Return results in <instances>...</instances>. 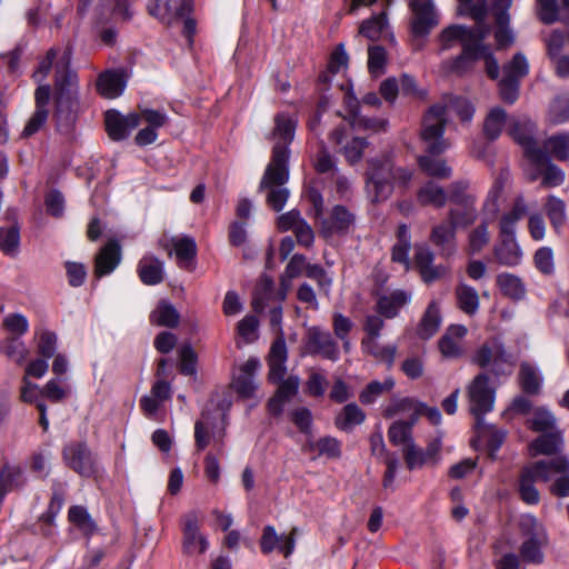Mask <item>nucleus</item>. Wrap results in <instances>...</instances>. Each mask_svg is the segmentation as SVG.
<instances>
[{"label": "nucleus", "instance_id": "19", "mask_svg": "<svg viewBox=\"0 0 569 569\" xmlns=\"http://www.w3.org/2000/svg\"><path fill=\"white\" fill-rule=\"evenodd\" d=\"M287 291L288 288L282 287V289L277 292L272 279L266 276L262 277L253 292L251 302L253 310L261 313L267 307L274 305L277 301L282 302L286 299Z\"/></svg>", "mask_w": 569, "mask_h": 569}, {"label": "nucleus", "instance_id": "24", "mask_svg": "<svg viewBox=\"0 0 569 569\" xmlns=\"http://www.w3.org/2000/svg\"><path fill=\"white\" fill-rule=\"evenodd\" d=\"M288 350L284 341V337H277L272 342L269 356V380L273 383L280 382L287 373Z\"/></svg>", "mask_w": 569, "mask_h": 569}, {"label": "nucleus", "instance_id": "33", "mask_svg": "<svg viewBox=\"0 0 569 569\" xmlns=\"http://www.w3.org/2000/svg\"><path fill=\"white\" fill-rule=\"evenodd\" d=\"M171 250L174 253L179 267L189 269L197 254V244L193 238L188 236L173 237L170 240Z\"/></svg>", "mask_w": 569, "mask_h": 569}, {"label": "nucleus", "instance_id": "2", "mask_svg": "<svg viewBox=\"0 0 569 569\" xmlns=\"http://www.w3.org/2000/svg\"><path fill=\"white\" fill-rule=\"evenodd\" d=\"M296 119L287 113L274 117V129L270 136L273 141L272 157L263 173V183L269 181H288L289 144L295 138Z\"/></svg>", "mask_w": 569, "mask_h": 569}, {"label": "nucleus", "instance_id": "8", "mask_svg": "<svg viewBox=\"0 0 569 569\" xmlns=\"http://www.w3.org/2000/svg\"><path fill=\"white\" fill-rule=\"evenodd\" d=\"M485 18L482 17L480 20L475 19L477 23L473 28L459 24L445 28L438 37L440 50H448L457 43H461L463 48L465 43L483 41L491 31L490 27L483 22Z\"/></svg>", "mask_w": 569, "mask_h": 569}, {"label": "nucleus", "instance_id": "41", "mask_svg": "<svg viewBox=\"0 0 569 569\" xmlns=\"http://www.w3.org/2000/svg\"><path fill=\"white\" fill-rule=\"evenodd\" d=\"M26 479L21 467L3 465L0 470V503L9 491L22 487Z\"/></svg>", "mask_w": 569, "mask_h": 569}, {"label": "nucleus", "instance_id": "13", "mask_svg": "<svg viewBox=\"0 0 569 569\" xmlns=\"http://www.w3.org/2000/svg\"><path fill=\"white\" fill-rule=\"evenodd\" d=\"M411 31L416 37L427 36L438 26L439 17L433 0H410Z\"/></svg>", "mask_w": 569, "mask_h": 569}, {"label": "nucleus", "instance_id": "20", "mask_svg": "<svg viewBox=\"0 0 569 569\" xmlns=\"http://www.w3.org/2000/svg\"><path fill=\"white\" fill-rule=\"evenodd\" d=\"M330 138L335 143L342 146L341 152L350 164L359 162L363 150L368 147V142L363 138L353 137L348 140V129L345 126L336 128Z\"/></svg>", "mask_w": 569, "mask_h": 569}, {"label": "nucleus", "instance_id": "39", "mask_svg": "<svg viewBox=\"0 0 569 569\" xmlns=\"http://www.w3.org/2000/svg\"><path fill=\"white\" fill-rule=\"evenodd\" d=\"M455 296L458 308L468 316H473L480 307V298L478 291L465 283L459 282L455 289Z\"/></svg>", "mask_w": 569, "mask_h": 569}, {"label": "nucleus", "instance_id": "7", "mask_svg": "<svg viewBox=\"0 0 569 569\" xmlns=\"http://www.w3.org/2000/svg\"><path fill=\"white\" fill-rule=\"evenodd\" d=\"M192 0H152L148 6L150 14L159 18L163 22L172 23L183 19V32L190 39L196 31V23L188 18L191 11Z\"/></svg>", "mask_w": 569, "mask_h": 569}, {"label": "nucleus", "instance_id": "60", "mask_svg": "<svg viewBox=\"0 0 569 569\" xmlns=\"http://www.w3.org/2000/svg\"><path fill=\"white\" fill-rule=\"evenodd\" d=\"M68 518L84 535H91L96 530L94 521L87 509L81 506H72L68 511Z\"/></svg>", "mask_w": 569, "mask_h": 569}, {"label": "nucleus", "instance_id": "31", "mask_svg": "<svg viewBox=\"0 0 569 569\" xmlns=\"http://www.w3.org/2000/svg\"><path fill=\"white\" fill-rule=\"evenodd\" d=\"M71 49L67 47L56 62V89L63 94L77 86V74L69 69Z\"/></svg>", "mask_w": 569, "mask_h": 569}, {"label": "nucleus", "instance_id": "62", "mask_svg": "<svg viewBox=\"0 0 569 569\" xmlns=\"http://www.w3.org/2000/svg\"><path fill=\"white\" fill-rule=\"evenodd\" d=\"M308 448L316 450L319 456H326L330 459H336L341 456L340 442L332 437H323L317 441H311L308 443Z\"/></svg>", "mask_w": 569, "mask_h": 569}, {"label": "nucleus", "instance_id": "57", "mask_svg": "<svg viewBox=\"0 0 569 569\" xmlns=\"http://www.w3.org/2000/svg\"><path fill=\"white\" fill-rule=\"evenodd\" d=\"M548 120L553 124L569 122V93L556 97L550 103Z\"/></svg>", "mask_w": 569, "mask_h": 569}, {"label": "nucleus", "instance_id": "43", "mask_svg": "<svg viewBox=\"0 0 569 569\" xmlns=\"http://www.w3.org/2000/svg\"><path fill=\"white\" fill-rule=\"evenodd\" d=\"M550 540H522L519 547V555L525 563L542 565L545 562V549Z\"/></svg>", "mask_w": 569, "mask_h": 569}, {"label": "nucleus", "instance_id": "11", "mask_svg": "<svg viewBox=\"0 0 569 569\" xmlns=\"http://www.w3.org/2000/svg\"><path fill=\"white\" fill-rule=\"evenodd\" d=\"M302 353L336 362L339 359V346L329 331L311 326L306 329Z\"/></svg>", "mask_w": 569, "mask_h": 569}, {"label": "nucleus", "instance_id": "12", "mask_svg": "<svg viewBox=\"0 0 569 569\" xmlns=\"http://www.w3.org/2000/svg\"><path fill=\"white\" fill-rule=\"evenodd\" d=\"M66 465L82 477H90L96 472V458L84 442H71L62 452Z\"/></svg>", "mask_w": 569, "mask_h": 569}, {"label": "nucleus", "instance_id": "28", "mask_svg": "<svg viewBox=\"0 0 569 569\" xmlns=\"http://www.w3.org/2000/svg\"><path fill=\"white\" fill-rule=\"evenodd\" d=\"M127 86V74L123 70H109L101 73L97 80L99 93L107 99L121 96Z\"/></svg>", "mask_w": 569, "mask_h": 569}, {"label": "nucleus", "instance_id": "25", "mask_svg": "<svg viewBox=\"0 0 569 569\" xmlns=\"http://www.w3.org/2000/svg\"><path fill=\"white\" fill-rule=\"evenodd\" d=\"M412 293L406 290L397 289L381 295L376 303L377 312L387 319L397 317L400 310L410 303Z\"/></svg>", "mask_w": 569, "mask_h": 569}, {"label": "nucleus", "instance_id": "15", "mask_svg": "<svg viewBox=\"0 0 569 569\" xmlns=\"http://www.w3.org/2000/svg\"><path fill=\"white\" fill-rule=\"evenodd\" d=\"M51 89L49 86H39L34 92L36 110L27 121L21 136L29 138L36 134L47 122L49 116Z\"/></svg>", "mask_w": 569, "mask_h": 569}, {"label": "nucleus", "instance_id": "35", "mask_svg": "<svg viewBox=\"0 0 569 569\" xmlns=\"http://www.w3.org/2000/svg\"><path fill=\"white\" fill-rule=\"evenodd\" d=\"M207 538L199 532L196 518H188L183 527V549L189 555L203 553L208 549Z\"/></svg>", "mask_w": 569, "mask_h": 569}, {"label": "nucleus", "instance_id": "16", "mask_svg": "<svg viewBox=\"0 0 569 569\" xmlns=\"http://www.w3.org/2000/svg\"><path fill=\"white\" fill-rule=\"evenodd\" d=\"M545 463L548 465L547 473L549 481L552 475H559L549 485L550 493L559 498L569 497V457L567 455H559L553 459L545 460Z\"/></svg>", "mask_w": 569, "mask_h": 569}, {"label": "nucleus", "instance_id": "23", "mask_svg": "<svg viewBox=\"0 0 569 569\" xmlns=\"http://www.w3.org/2000/svg\"><path fill=\"white\" fill-rule=\"evenodd\" d=\"M511 6V0H495L493 16L497 24L495 38L498 49H503L512 44L515 36L509 29V14L508 9Z\"/></svg>", "mask_w": 569, "mask_h": 569}, {"label": "nucleus", "instance_id": "38", "mask_svg": "<svg viewBox=\"0 0 569 569\" xmlns=\"http://www.w3.org/2000/svg\"><path fill=\"white\" fill-rule=\"evenodd\" d=\"M359 33L372 41L381 38H389L393 41V36L390 32L386 12H381L378 16L365 20L360 24Z\"/></svg>", "mask_w": 569, "mask_h": 569}, {"label": "nucleus", "instance_id": "58", "mask_svg": "<svg viewBox=\"0 0 569 569\" xmlns=\"http://www.w3.org/2000/svg\"><path fill=\"white\" fill-rule=\"evenodd\" d=\"M395 387V380L392 378H386L383 381H371L359 395V399L362 403H372L382 396L389 392Z\"/></svg>", "mask_w": 569, "mask_h": 569}, {"label": "nucleus", "instance_id": "51", "mask_svg": "<svg viewBox=\"0 0 569 569\" xmlns=\"http://www.w3.org/2000/svg\"><path fill=\"white\" fill-rule=\"evenodd\" d=\"M496 259L505 266H517L521 260V250L515 238H502L495 248Z\"/></svg>", "mask_w": 569, "mask_h": 569}, {"label": "nucleus", "instance_id": "14", "mask_svg": "<svg viewBox=\"0 0 569 569\" xmlns=\"http://www.w3.org/2000/svg\"><path fill=\"white\" fill-rule=\"evenodd\" d=\"M260 367V360L251 357L233 370L232 387L241 397L250 398L254 396L258 388L254 376Z\"/></svg>", "mask_w": 569, "mask_h": 569}, {"label": "nucleus", "instance_id": "22", "mask_svg": "<svg viewBox=\"0 0 569 569\" xmlns=\"http://www.w3.org/2000/svg\"><path fill=\"white\" fill-rule=\"evenodd\" d=\"M139 124L140 117L138 113L123 116L113 110L106 113V129L112 140H122L127 138Z\"/></svg>", "mask_w": 569, "mask_h": 569}, {"label": "nucleus", "instance_id": "30", "mask_svg": "<svg viewBox=\"0 0 569 569\" xmlns=\"http://www.w3.org/2000/svg\"><path fill=\"white\" fill-rule=\"evenodd\" d=\"M419 408L422 402L413 398H395L383 409L386 418L403 417L406 420L417 422Z\"/></svg>", "mask_w": 569, "mask_h": 569}, {"label": "nucleus", "instance_id": "3", "mask_svg": "<svg viewBox=\"0 0 569 569\" xmlns=\"http://www.w3.org/2000/svg\"><path fill=\"white\" fill-rule=\"evenodd\" d=\"M411 179L407 169H393L389 159L371 160L367 174L366 189L372 201L386 200L392 192L393 181L406 186Z\"/></svg>", "mask_w": 569, "mask_h": 569}, {"label": "nucleus", "instance_id": "10", "mask_svg": "<svg viewBox=\"0 0 569 569\" xmlns=\"http://www.w3.org/2000/svg\"><path fill=\"white\" fill-rule=\"evenodd\" d=\"M548 465L538 460L525 466L520 472L518 491L521 500L529 506H536L540 501V492L535 486L537 481L549 482Z\"/></svg>", "mask_w": 569, "mask_h": 569}, {"label": "nucleus", "instance_id": "40", "mask_svg": "<svg viewBox=\"0 0 569 569\" xmlns=\"http://www.w3.org/2000/svg\"><path fill=\"white\" fill-rule=\"evenodd\" d=\"M361 349L365 353L387 363L388 367L392 366L397 353L395 345H381L379 338H362Z\"/></svg>", "mask_w": 569, "mask_h": 569}, {"label": "nucleus", "instance_id": "4", "mask_svg": "<svg viewBox=\"0 0 569 569\" xmlns=\"http://www.w3.org/2000/svg\"><path fill=\"white\" fill-rule=\"evenodd\" d=\"M509 134L523 148L529 161L526 169L527 178L536 181L542 177L548 156L537 147L533 140L535 123L528 118H511L509 120Z\"/></svg>", "mask_w": 569, "mask_h": 569}, {"label": "nucleus", "instance_id": "29", "mask_svg": "<svg viewBox=\"0 0 569 569\" xmlns=\"http://www.w3.org/2000/svg\"><path fill=\"white\" fill-rule=\"evenodd\" d=\"M456 229L457 227L449 220L435 226L431 230L430 241L440 248L445 257H451L457 252Z\"/></svg>", "mask_w": 569, "mask_h": 569}, {"label": "nucleus", "instance_id": "9", "mask_svg": "<svg viewBox=\"0 0 569 569\" xmlns=\"http://www.w3.org/2000/svg\"><path fill=\"white\" fill-rule=\"evenodd\" d=\"M472 362L490 368L496 375L511 372L512 358L498 339L485 342L473 355Z\"/></svg>", "mask_w": 569, "mask_h": 569}, {"label": "nucleus", "instance_id": "27", "mask_svg": "<svg viewBox=\"0 0 569 569\" xmlns=\"http://www.w3.org/2000/svg\"><path fill=\"white\" fill-rule=\"evenodd\" d=\"M137 272L142 283L156 286L164 279V262L151 253H146L138 262Z\"/></svg>", "mask_w": 569, "mask_h": 569}, {"label": "nucleus", "instance_id": "34", "mask_svg": "<svg viewBox=\"0 0 569 569\" xmlns=\"http://www.w3.org/2000/svg\"><path fill=\"white\" fill-rule=\"evenodd\" d=\"M563 447V437L561 430H555L542 433L536 438L529 446L531 455L552 456L560 453Z\"/></svg>", "mask_w": 569, "mask_h": 569}, {"label": "nucleus", "instance_id": "18", "mask_svg": "<svg viewBox=\"0 0 569 569\" xmlns=\"http://www.w3.org/2000/svg\"><path fill=\"white\" fill-rule=\"evenodd\" d=\"M297 529H292L289 535H279L273 526H266L260 540V548L263 553H270L274 550L281 552L284 557L290 556L295 550Z\"/></svg>", "mask_w": 569, "mask_h": 569}, {"label": "nucleus", "instance_id": "64", "mask_svg": "<svg viewBox=\"0 0 569 569\" xmlns=\"http://www.w3.org/2000/svg\"><path fill=\"white\" fill-rule=\"evenodd\" d=\"M36 337L38 338V352L46 359L53 357L57 350V336L54 332L39 328L36 330Z\"/></svg>", "mask_w": 569, "mask_h": 569}, {"label": "nucleus", "instance_id": "45", "mask_svg": "<svg viewBox=\"0 0 569 569\" xmlns=\"http://www.w3.org/2000/svg\"><path fill=\"white\" fill-rule=\"evenodd\" d=\"M366 419V413L356 403L346 405L336 416L335 425L342 431H351L356 426L361 425Z\"/></svg>", "mask_w": 569, "mask_h": 569}, {"label": "nucleus", "instance_id": "48", "mask_svg": "<svg viewBox=\"0 0 569 569\" xmlns=\"http://www.w3.org/2000/svg\"><path fill=\"white\" fill-rule=\"evenodd\" d=\"M529 429L535 432L546 433L557 429V418L545 407L536 408L527 420Z\"/></svg>", "mask_w": 569, "mask_h": 569}, {"label": "nucleus", "instance_id": "1", "mask_svg": "<svg viewBox=\"0 0 569 569\" xmlns=\"http://www.w3.org/2000/svg\"><path fill=\"white\" fill-rule=\"evenodd\" d=\"M448 111L456 112L463 122L470 121L475 114L473 106L463 98H450L446 104L431 106L423 118L421 129V140L430 153H442L450 146L443 138Z\"/></svg>", "mask_w": 569, "mask_h": 569}, {"label": "nucleus", "instance_id": "56", "mask_svg": "<svg viewBox=\"0 0 569 569\" xmlns=\"http://www.w3.org/2000/svg\"><path fill=\"white\" fill-rule=\"evenodd\" d=\"M425 149H427L425 147ZM429 154L419 157V164L421 169L429 176L440 178V179H447L451 176V168L447 166V163L443 160L440 159H433L431 156H436L437 153H430L428 150H426Z\"/></svg>", "mask_w": 569, "mask_h": 569}, {"label": "nucleus", "instance_id": "6", "mask_svg": "<svg viewBox=\"0 0 569 569\" xmlns=\"http://www.w3.org/2000/svg\"><path fill=\"white\" fill-rule=\"evenodd\" d=\"M469 410L478 425L483 423V416L492 411L496 400V390L489 385V377L477 375L467 386Z\"/></svg>", "mask_w": 569, "mask_h": 569}, {"label": "nucleus", "instance_id": "53", "mask_svg": "<svg viewBox=\"0 0 569 569\" xmlns=\"http://www.w3.org/2000/svg\"><path fill=\"white\" fill-rule=\"evenodd\" d=\"M415 425L416 422L402 418L396 420L388 430L389 441L395 446H403V448L409 447V443H415L412 440Z\"/></svg>", "mask_w": 569, "mask_h": 569}, {"label": "nucleus", "instance_id": "32", "mask_svg": "<svg viewBox=\"0 0 569 569\" xmlns=\"http://www.w3.org/2000/svg\"><path fill=\"white\" fill-rule=\"evenodd\" d=\"M518 529L522 540H550L545 522L530 512L520 515Z\"/></svg>", "mask_w": 569, "mask_h": 569}, {"label": "nucleus", "instance_id": "21", "mask_svg": "<svg viewBox=\"0 0 569 569\" xmlns=\"http://www.w3.org/2000/svg\"><path fill=\"white\" fill-rule=\"evenodd\" d=\"M468 329L463 325H451L440 338L438 346L443 358L457 359L465 352L463 339Z\"/></svg>", "mask_w": 569, "mask_h": 569}, {"label": "nucleus", "instance_id": "5", "mask_svg": "<svg viewBox=\"0 0 569 569\" xmlns=\"http://www.w3.org/2000/svg\"><path fill=\"white\" fill-rule=\"evenodd\" d=\"M480 59L485 60L486 70L491 79L499 76V64L493 57L489 46L481 42L465 43L462 52L453 59L442 62L441 69L445 73L463 74L470 71L476 62Z\"/></svg>", "mask_w": 569, "mask_h": 569}, {"label": "nucleus", "instance_id": "49", "mask_svg": "<svg viewBox=\"0 0 569 569\" xmlns=\"http://www.w3.org/2000/svg\"><path fill=\"white\" fill-rule=\"evenodd\" d=\"M519 382L525 392L537 395L542 386V376L536 366L522 362L519 369Z\"/></svg>", "mask_w": 569, "mask_h": 569}, {"label": "nucleus", "instance_id": "63", "mask_svg": "<svg viewBox=\"0 0 569 569\" xmlns=\"http://www.w3.org/2000/svg\"><path fill=\"white\" fill-rule=\"evenodd\" d=\"M545 147L553 154L558 160L569 159V132H561L551 136L545 143Z\"/></svg>", "mask_w": 569, "mask_h": 569}, {"label": "nucleus", "instance_id": "37", "mask_svg": "<svg viewBox=\"0 0 569 569\" xmlns=\"http://www.w3.org/2000/svg\"><path fill=\"white\" fill-rule=\"evenodd\" d=\"M121 259L120 247L117 242L110 241L107 243L96 258V274L102 277L111 273Z\"/></svg>", "mask_w": 569, "mask_h": 569}, {"label": "nucleus", "instance_id": "55", "mask_svg": "<svg viewBox=\"0 0 569 569\" xmlns=\"http://www.w3.org/2000/svg\"><path fill=\"white\" fill-rule=\"evenodd\" d=\"M497 286L505 296L511 299H521L526 293L525 286L520 278L511 273L498 274Z\"/></svg>", "mask_w": 569, "mask_h": 569}, {"label": "nucleus", "instance_id": "26", "mask_svg": "<svg viewBox=\"0 0 569 569\" xmlns=\"http://www.w3.org/2000/svg\"><path fill=\"white\" fill-rule=\"evenodd\" d=\"M433 258L435 256L429 248L423 246H417L415 253V263L419 269L422 280L427 283L433 282L442 278L448 271L447 268L443 266H435Z\"/></svg>", "mask_w": 569, "mask_h": 569}, {"label": "nucleus", "instance_id": "42", "mask_svg": "<svg viewBox=\"0 0 569 569\" xmlns=\"http://www.w3.org/2000/svg\"><path fill=\"white\" fill-rule=\"evenodd\" d=\"M152 325L176 328L180 321V315L176 307L167 300H161L150 313Z\"/></svg>", "mask_w": 569, "mask_h": 569}, {"label": "nucleus", "instance_id": "54", "mask_svg": "<svg viewBox=\"0 0 569 569\" xmlns=\"http://www.w3.org/2000/svg\"><path fill=\"white\" fill-rule=\"evenodd\" d=\"M507 113L503 109L496 107L492 108L483 122V132L490 140H496L502 132L507 122Z\"/></svg>", "mask_w": 569, "mask_h": 569}, {"label": "nucleus", "instance_id": "61", "mask_svg": "<svg viewBox=\"0 0 569 569\" xmlns=\"http://www.w3.org/2000/svg\"><path fill=\"white\" fill-rule=\"evenodd\" d=\"M20 243V232L17 226H9L0 228V249L8 256H13L18 252Z\"/></svg>", "mask_w": 569, "mask_h": 569}, {"label": "nucleus", "instance_id": "59", "mask_svg": "<svg viewBox=\"0 0 569 569\" xmlns=\"http://www.w3.org/2000/svg\"><path fill=\"white\" fill-rule=\"evenodd\" d=\"M236 329L243 343H252L259 338V320L253 315L244 316L238 321Z\"/></svg>", "mask_w": 569, "mask_h": 569}, {"label": "nucleus", "instance_id": "17", "mask_svg": "<svg viewBox=\"0 0 569 569\" xmlns=\"http://www.w3.org/2000/svg\"><path fill=\"white\" fill-rule=\"evenodd\" d=\"M226 431L208 416H202L194 423V441L198 450H204L208 446L221 447Z\"/></svg>", "mask_w": 569, "mask_h": 569}, {"label": "nucleus", "instance_id": "50", "mask_svg": "<svg viewBox=\"0 0 569 569\" xmlns=\"http://www.w3.org/2000/svg\"><path fill=\"white\" fill-rule=\"evenodd\" d=\"M287 181H269L263 183V178L260 181V190H268L267 202L276 211L283 209L288 198L289 190L284 187Z\"/></svg>", "mask_w": 569, "mask_h": 569}, {"label": "nucleus", "instance_id": "47", "mask_svg": "<svg viewBox=\"0 0 569 569\" xmlns=\"http://www.w3.org/2000/svg\"><path fill=\"white\" fill-rule=\"evenodd\" d=\"M417 199L422 206L441 208L446 204L448 197L441 186L433 181H428L419 189Z\"/></svg>", "mask_w": 569, "mask_h": 569}, {"label": "nucleus", "instance_id": "44", "mask_svg": "<svg viewBox=\"0 0 569 569\" xmlns=\"http://www.w3.org/2000/svg\"><path fill=\"white\" fill-rule=\"evenodd\" d=\"M476 429L479 440L487 446L489 456L493 459L496 452L505 441L506 432L501 429L495 428L493 426L487 425L485 420L480 426L476 422Z\"/></svg>", "mask_w": 569, "mask_h": 569}, {"label": "nucleus", "instance_id": "36", "mask_svg": "<svg viewBox=\"0 0 569 569\" xmlns=\"http://www.w3.org/2000/svg\"><path fill=\"white\" fill-rule=\"evenodd\" d=\"M441 322L440 302L431 300L418 326V336L422 339H430L438 332Z\"/></svg>", "mask_w": 569, "mask_h": 569}, {"label": "nucleus", "instance_id": "52", "mask_svg": "<svg viewBox=\"0 0 569 569\" xmlns=\"http://www.w3.org/2000/svg\"><path fill=\"white\" fill-rule=\"evenodd\" d=\"M528 208L522 198H518L512 210L506 213L500 221L501 238H515L516 222L527 214Z\"/></svg>", "mask_w": 569, "mask_h": 569}, {"label": "nucleus", "instance_id": "46", "mask_svg": "<svg viewBox=\"0 0 569 569\" xmlns=\"http://www.w3.org/2000/svg\"><path fill=\"white\" fill-rule=\"evenodd\" d=\"M410 249L411 236L409 228L406 224H400L397 231V242L392 247V261L403 264L405 269L408 270L410 268Z\"/></svg>", "mask_w": 569, "mask_h": 569}]
</instances>
